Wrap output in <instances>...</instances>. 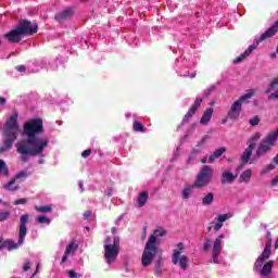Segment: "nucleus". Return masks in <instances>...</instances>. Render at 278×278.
<instances>
[{
    "label": "nucleus",
    "mask_w": 278,
    "mask_h": 278,
    "mask_svg": "<svg viewBox=\"0 0 278 278\" xmlns=\"http://www.w3.org/2000/svg\"><path fill=\"white\" fill-rule=\"evenodd\" d=\"M43 132L42 118L37 117L25 122L23 136L26 138L15 144L21 162L27 164L29 157H38L45 153V149L49 147V138L38 136Z\"/></svg>",
    "instance_id": "nucleus-1"
},
{
    "label": "nucleus",
    "mask_w": 278,
    "mask_h": 278,
    "mask_svg": "<svg viewBox=\"0 0 278 278\" xmlns=\"http://www.w3.org/2000/svg\"><path fill=\"white\" fill-rule=\"evenodd\" d=\"M20 131L21 125H18V113L15 112L3 125V140L0 153L12 151V147H14V142H16Z\"/></svg>",
    "instance_id": "nucleus-2"
},
{
    "label": "nucleus",
    "mask_w": 278,
    "mask_h": 278,
    "mask_svg": "<svg viewBox=\"0 0 278 278\" xmlns=\"http://www.w3.org/2000/svg\"><path fill=\"white\" fill-rule=\"evenodd\" d=\"M164 236H166V230L156 229L149 237L141 256V264L144 266V268L151 266V263L157 255V237L164 238Z\"/></svg>",
    "instance_id": "nucleus-3"
},
{
    "label": "nucleus",
    "mask_w": 278,
    "mask_h": 278,
    "mask_svg": "<svg viewBox=\"0 0 278 278\" xmlns=\"http://www.w3.org/2000/svg\"><path fill=\"white\" fill-rule=\"evenodd\" d=\"M118 253H121V238L114 237L112 244V238L106 237L104 239V258L106 264H112L118 257Z\"/></svg>",
    "instance_id": "nucleus-4"
},
{
    "label": "nucleus",
    "mask_w": 278,
    "mask_h": 278,
    "mask_svg": "<svg viewBox=\"0 0 278 278\" xmlns=\"http://www.w3.org/2000/svg\"><path fill=\"white\" fill-rule=\"evenodd\" d=\"M29 222V215L24 214L20 217V238L17 240V243L14 242V240L7 239L4 240V249H8V251H14L25 242V238L27 236V223Z\"/></svg>",
    "instance_id": "nucleus-5"
},
{
    "label": "nucleus",
    "mask_w": 278,
    "mask_h": 278,
    "mask_svg": "<svg viewBox=\"0 0 278 278\" xmlns=\"http://www.w3.org/2000/svg\"><path fill=\"white\" fill-rule=\"evenodd\" d=\"M212 179H214V168L210 165H203L195 176L193 187L199 190H201V188H207V186L212 184Z\"/></svg>",
    "instance_id": "nucleus-6"
},
{
    "label": "nucleus",
    "mask_w": 278,
    "mask_h": 278,
    "mask_svg": "<svg viewBox=\"0 0 278 278\" xmlns=\"http://www.w3.org/2000/svg\"><path fill=\"white\" fill-rule=\"evenodd\" d=\"M277 138H278V129L274 132H270L262 140V142L258 144V148L256 150V153L254 155L255 160H260V157L266 155L273 147L277 146Z\"/></svg>",
    "instance_id": "nucleus-7"
},
{
    "label": "nucleus",
    "mask_w": 278,
    "mask_h": 278,
    "mask_svg": "<svg viewBox=\"0 0 278 278\" xmlns=\"http://www.w3.org/2000/svg\"><path fill=\"white\" fill-rule=\"evenodd\" d=\"M253 94L254 92L253 90H251L250 92L241 96L237 101H235L227 113V117L230 121H238L240 118V112H242V103H247V101L251 99Z\"/></svg>",
    "instance_id": "nucleus-8"
},
{
    "label": "nucleus",
    "mask_w": 278,
    "mask_h": 278,
    "mask_svg": "<svg viewBox=\"0 0 278 278\" xmlns=\"http://www.w3.org/2000/svg\"><path fill=\"white\" fill-rule=\"evenodd\" d=\"M177 248L179 250H174V254L172 256V262L175 265L179 264L180 268H182V270H186V268H188V256L181 255V251H184L186 249V245H184L182 242H179L177 244Z\"/></svg>",
    "instance_id": "nucleus-9"
},
{
    "label": "nucleus",
    "mask_w": 278,
    "mask_h": 278,
    "mask_svg": "<svg viewBox=\"0 0 278 278\" xmlns=\"http://www.w3.org/2000/svg\"><path fill=\"white\" fill-rule=\"evenodd\" d=\"M17 28L22 33V36H34V34H38V24H33L29 20H20Z\"/></svg>",
    "instance_id": "nucleus-10"
},
{
    "label": "nucleus",
    "mask_w": 278,
    "mask_h": 278,
    "mask_svg": "<svg viewBox=\"0 0 278 278\" xmlns=\"http://www.w3.org/2000/svg\"><path fill=\"white\" fill-rule=\"evenodd\" d=\"M264 40L266 39H262V36L256 39L253 45L249 46V48L242 54L233 60V64H240L241 62H244V60H247L249 55H251V53H253V51H255L257 47H260V42H264Z\"/></svg>",
    "instance_id": "nucleus-11"
},
{
    "label": "nucleus",
    "mask_w": 278,
    "mask_h": 278,
    "mask_svg": "<svg viewBox=\"0 0 278 278\" xmlns=\"http://www.w3.org/2000/svg\"><path fill=\"white\" fill-rule=\"evenodd\" d=\"M27 177H29L27 172H18L7 185H4V190H18L21 187L18 185L14 186V184H16V181H21L22 179H27Z\"/></svg>",
    "instance_id": "nucleus-12"
},
{
    "label": "nucleus",
    "mask_w": 278,
    "mask_h": 278,
    "mask_svg": "<svg viewBox=\"0 0 278 278\" xmlns=\"http://www.w3.org/2000/svg\"><path fill=\"white\" fill-rule=\"evenodd\" d=\"M201 103H203V99L197 98L194 103L188 110L187 114L184 116L182 122H181L182 125L190 123V119L192 118V116H194V114H197V111L199 110V108H201Z\"/></svg>",
    "instance_id": "nucleus-13"
},
{
    "label": "nucleus",
    "mask_w": 278,
    "mask_h": 278,
    "mask_svg": "<svg viewBox=\"0 0 278 278\" xmlns=\"http://www.w3.org/2000/svg\"><path fill=\"white\" fill-rule=\"evenodd\" d=\"M73 14H75L73 7H68L65 10L56 13L54 16V21H56V23H64V21H68V18H71Z\"/></svg>",
    "instance_id": "nucleus-14"
},
{
    "label": "nucleus",
    "mask_w": 278,
    "mask_h": 278,
    "mask_svg": "<svg viewBox=\"0 0 278 278\" xmlns=\"http://www.w3.org/2000/svg\"><path fill=\"white\" fill-rule=\"evenodd\" d=\"M9 42L16 43L23 40V33L16 27L15 29L3 35Z\"/></svg>",
    "instance_id": "nucleus-15"
},
{
    "label": "nucleus",
    "mask_w": 278,
    "mask_h": 278,
    "mask_svg": "<svg viewBox=\"0 0 278 278\" xmlns=\"http://www.w3.org/2000/svg\"><path fill=\"white\" fill-rule=\"evenodd\" d=\"M238 179V174H233L229 170L223 172L220 176V184L225 186L227 184H233Z\"/></svg>",
    "instance_id": "nucleus-16"
},
{
    "label": "nucleus",
    "mask_w": 278,
    "mask_h": 278,
    "mask_svg": "<svg viewBox=\"0 0 278 278\" xmlns=\"http://www.w3.org/2000/svg\"><path fill=\"white\" fill-rule=\"evenodd\" d=\"M278 31V20L275 22V24L269 27L265 33L261 35V40H268V38H273L275 34Z\"/></svg>",
    "instance_id": "nucleus-17"
},
{
    "label": "nucleus",
    "mask_w": 278,
    "mask_h": 278,
    "mask_svg": "<svg viewBox=\"0 0 278 278\" xmlns=\"http://www.w3.org/2000/svg\"><path fill=\"white\" fill-rule=\"evenodd\" d=\"M229 218H231V214H229V213L218 215L215 218V220H217V223L214 226V231H220V229H223V223H225L226 220H229Z\"/></svg>",
    "instance_id": "nucleus-18"
},
{
    "label": "nucleus",
    "mask_w": 278,
    "mask_h": 278,
    "mask_svg": "<svg viewBox=\"0 0 278 278\" xmlns=\"http://www.w3.org/2000/svg\"><path fill=\"white\" fill-rule=\"evenodd\" d=\"M223 240H225V235H219L214 243H213V250H212V253H216V254H219L222 253L223 251Z\"/></svg>",
    "instance_id": "nucleus-19"
},
{
    "label": "nucleus",
    "mask_w": 278,
    "mask_h": 278,
    "mask_svg": "<svg viewBox=\"0 0 278 278\" xmlns=\"http://www.w3.org/2000/svg\"><path fill=\"white\" fill-rule=\"evenodd\" d=\"M223 153H227V148L220 147L217 150H215L210 156H208V164H213L214 160H218V157L223 156Z\"/></svg>",
    "instance_id": "nucleus-20"
},
{
    "label": "nucleus",
    "mask_w": 278,
    "mask_h": 278,
    "mask_svg": "<svg viewBox=\"0 0 278 278\" xmlns=\"http://www.w3.org/2000/svg\"><path fill=\"white\" fill-rule=\"evenodd\" d=\"M149 201V192L142 191L137 197V205L138 207H144L147 205V202Z\"/></svg>",
    "instance_id": "nucleus-21"
},
{
    "label": "nucleus",
    "mask_w": 278,
    "mask_h": 278,
    "mask_svg": "<svg viewBox=\"0 0 278 278\" xmlns=\"http://www.w3.org/2000/svg\"><path fill=\"white\" fill-rule=\"evenodd\" d=\"M213 114H214V109L212 108L206 109L200 119V125H207V122L212 121Z\"/></svg>",
    "instance_id": "nucleus-22"
},
{
    "label": "nucleus",
    "mask_w": 278,
    "mask_h": 278,
    "mask_svg": "<svg viewBox=\"0 0 278 278\" xmlns=\"http://www.w3.org/2000/svg\"><path fill=\"white\" fill-rule=\"evenodd\" d=\"M275 262L273 261H268L264 266L263 268L261 269V275L263 277H268V275L270 273H273V266H274Z\"/></svg>",
    "instance_id": "nucleus-23"
},
{
    "label": "nucleus",
    "mask_w": 278,
    "mask_h": 278,
    "mask_svg": "<svg viewBox=\"0 0 278 278\" xmlns=\"http://www.w3.org/2000/svg\"><path fill=\"white\" fill-rule=\"evenodd\" d=\"M194 188H197L194 185H187L181 192L182 199H190V194H192V190H194Z\"/></svg>",
    "instance_id": "nucleus-24"
},
{
    "label": "nucleus",
    "mask_w": 278,
    "mask_h": 278,
    "mask_svg": "<svg viewBox=\"0 0 278 278\" xmlns=\"http://www.w3.org/2000/svg\"><path fill=\"white\" fill-rule=\"evenodd\" d=\"M251 175H252V172H251V169H247V170H244L241 175H240V177H239V184H242V182H249V181H251Z\"/></svg>",
    "instance_id": "nucleus-25"
},
{
    "label": "nucleus",
    "mask_w": 278,
    "mask_h": 278,
    "mask_svg": "<svg viewBox=\"0 0 278 278\" xmlns=\"http://www.w3.org/2000/svg\"><path fill=\"white\" fill-rule=\"evenodd\" d=\"M199 153H201V151L197 149L191 151L189 157L187 159V164H194V162H197V157H199Z\"/></svg>",
    "instance_id": "nucleus-26"
},
{
    "label": "nucleus",
    "mask_w": 278,
    "mask_h": 278,
    "mask_svg": "<svg viewBox=\"0 0 278 278\" xmlns=\"http://www.w3.org/2000/svg\"><path fill=\"white\" fill-rule=\"evenodd\" d=\"M132 129L134 131H139L140 134H147V128H144V125L138 121L134 122Z\"/></svg>",
    "instance_id": "nucleus-27"
},
{
    "label": "nucleus",
    "mask_w": 278,
    "mask_h": 278,
    "mask_svg": "<svg viewBox=\"0 0 278 278\" xmlns=\"http://www.w3.org/2000/svg\"><path fill=\"white\" fill-rule=\"evenodd\" d=\"M214 203V193L208 192L202 198V205H212Z\"/></svg>",
    "instance_id": "nucleus-28"
},
{
    "label": "nucleus",
    "mask_w": 278,
    "mask_h": 278,
    "mask_svg": "<svg viewBox=\"0 0 278 278\" xmlns=\"http://www.w3.org/2000/svg\"><path fill=\"white\" fill-rule=\"evenodd\" d=\"M251 155H253V152L251 150L245 149L241 155L242 164H249V160H251Z\"/></svg>",
    "instance_id": "nucleus-29"
},
{
    "label": "nucleus",
    "mask_w": 278,
    "mask_h": 278,
    "mask_svg": "<svg viewBox=\"0 0 278 278\" xmlns=\"http://www.w3.org/2000/svg\"><path fill=\"white\" fill-rule=\"evenodd\" d=\"M36 212H39L40 214L53 212V206L51 205H46V206H35Z\"/></svg>",
    "instance_id": "nucleus-30"
},
{
    "label": "nucleus",
    "mask_w": 278,
    "mask_h": 278,
    "mask_svg": "<svg viewBox=\"0 0 278 278\" xmlns=\"http://www.w3.org/2000/svg\"><path fill=\"white\" fill-rule=\"evenodd\" d=\"M0 175H4V177H8L10 175V169L8 168V165H5V161L0 160Z\"/></svg>",
    "instance_id": "nucleus-31"
},
{
    "label": "nucleus",
    "mask_w": 278,
    "mask_h": 278,
    "mask_svg": "<svg viewBox=\"0 0 278 278\" xmlns=\"http://www.w3.org/2000/svg\"><path fill=\"white\" fill-rule=\"evenodd\" d=\"M37 223H39V225H51V219L45 215H39L37 217Z\"/></svg>",
    "instance_id": "nucleus-32"
},
{
    "label": "nucleus",
    "mask_w": 278,
    "mask_h": 278,
    "mask_svg": "<svg viewBox=\"0 0 278 278\" xmlns=\"http://www.w3.org/2000/svg\"><path fill=\"white\" fill-rule=\"evenodd\" d=\"M12 212L10 211H0V223L8 220V218H10Z\"/></svg>",
    "instance_id": "nucleus-33"
},
{
    "label": "nucleus",
    "mask_w": 278,
    "mask_h": 278,
    "mask_svg": "<svg viewBox=\"0 0 278 278\" xmlns=\"http://www.w3.org/2000/svg\"><path fill=\"white\" fill-rule=\"evenodd\" d=\"M270 255H273V250L264 249V251L262 252V254L258 257H261L264 262H266V260L270 258Z\"/></svg>",
    "instance_id": "nucleus-34"
},
{
    "label": "nucleus",
    "mask_w": 278,
    "mask_h": 278,
    "mask_svg": "<svg viewBox=\"0 0 278 278\" xmlns=\"http://www.w3.org/2000/svg\"><path fill=\"white\" fill-rule=\"evenodd\" d=\"M212 249V239L211 238H205V242L203 244V251L204 253H207Z\"/></svg>",
    "instance_id": "nucleus-35"
},
{
    "label": "nucleus",
    "mask_w": 278,
    "mask_h": 278,
    "mask_svg": "<svg viewBox=\"0 0 278 278\" xmlns=\"http://www.w3.org/2000/svg\"><path fill=\"white\" fill-rule=\"evenodd\" d=\"M72 251H77V245H75V242L73 241L66 247L65 253L71 255Z\"/></svg>",
    "instance_id": "nucleus-36"
},
{
    "label": "nucleus",
    "mask_w": 278,
    "mask_h": 278,
    "mask_svg": "<svg viewBox=\"0 0 278 278\" xmlns=\"http://www.w3.org/2000/svg\"><path fill=\"white\" fill-rule=\"evenodd\" d=\"M264 266V258L257 257L256 262L254 263V270H260Z\"/></svg>",
    "instance_id": "nucleus-37"
},
{
    "label": "nucleus",
    "mask_w": 278,
    "mask_h": 278,
    "mask_svg": "<svg viewBox=\"0 0 278 278\" xmlns=\"http://www.w3.org/2000/svg\"><path fill=\"white\" fill-rule=\"evenodd\" d=\"M261 121L262 119L260 118V116L255 115L253 118H251L249 121V123H250L251 127H257V125H260Z\"/></svg>",
    "instance_id": "nucleus-38"
},
{
    "label": "nucleus",
    "mask_w": 278,
    "mask_h": 278,
    "mask_svg": "<svg viewBox=\"0 0 278 278\" xmlns=\"http://www.w3.org/2000/svg\"><path fill=\"white\" fill-rule=\"evenodd\" d=\"M277 86H278V78L276 77L269 84L268 89H267L266 92H270V90H275V88H277Z\"/></svg>",
    "instance_id": "nucleus-39"
},
{
    "label": "nucleus",
    "mask_w": 278,
    "mask_h": 278,
    "mask_svg": "<svg viewBox=\"0 0 278 278\" xmlns=\"http://www.w3.org/2000/svg\"><path fill=\"white\" fill-rule=\"evenodd\" d=\"M216 90V86L212 85L210 88H207L206 90H204L203 96L205 98L210 97V94H212V92H214Z\"/></svg>",
    "instance_id": "nucleus-40"
},
{
    "label": "nucleus",
    "mask_w": 278,
    "mask_h": 278,
    "mask_svg": "<svg viewBox=\"0 0 278 278\" xmlns=\"http://www.w3.org/2000/svg\"><path fill=\"white\" fill-rule=\"evenodd\" d=\"M260 138H262V134L255 132V134L250 138V142H257V140H260Z\"/></svg>",
    "instance_id": "nucleus-41"
},
{
    "label": "nucleus",
    "mask_w": 278,
    "mask_h": 278,
    "mask_svg": "<svg viewBox=\"0 0 278 278\" xmlns=\"http://www.w3.org/2000/svg\"><path fill=\"white\" fill-rule=\"evenodd\" d=\"M27 203V198L17 199L14 201V205H25Z\"/></svg>",
    "instance_id": "nucleus-42"
},
{
    "label": "nucleus",
    "mask_w": 278,
    "mask_h": 278,
    "mask_svg": "<svg viewBox=\"0 0 278 278\" xmlns=\"http://www.w3.org/2000/svg\"><path fill=\"white\" fill-rule=\"evenodd\" d=\"M207 140H210L208 136H204L197 144V147H203V144H205V142H207Z\"/></svg>",
    "instance_id": "nucleus-43"
},
{
    "label": "nucleus",
    "mask_w": 278,
    "mask_h": 278,
    "mask_svg": "<svg viewBox=\"0 0 278 278\" xmlns=\"http://www.w3.org/2000/svg\"><path fill=\"white\" fill-rule=\"evenodd\" d=\"M89 155H92V150H90V149H87V150L83 151V153H81V157H84L85 160Z\"/></svg>",
    "instance_id": "nucleus-44"
},
{
    "label": "nucleus",
    "mask_w": 278,
    "mask_h": 278,
    "mask_svg": "<svg viewBox=\"0 0 278 278\" xmlns=\"http://www.w3.org/2000/svg\"><path fill=\"white\" fill-rule=\"evenodd\" d=\"M29 268H31V262L26 261L23 267L24 273H27V270H29Z\"/></svg>",
    "instance_id": "nucleus-45"
},
{
    "label": "nucleus",
    "mask_w": 278,
    "mask_h": 278,
    "mask_svg": "<svg viewBox=\"0 0 278 278\" xmlns=\"http://www.w3.org/2000/svg\"><path fill=\"white\" fill-rule=\"evenodd\" d=\"M273 249V240H268L266 243H265V250H269L271 251Z\"/></svg>",
    "instance_id": "nucleus-46"
},
{
    "label": "nucleus",
    "mask_w": 278,
    "mask_h": 278,
    "mask_svg": "<svg viewBox=\"0 0 278 278\" xmlns=\"http://www.w3.org/2000/svg\"><path fill=\"white\" fill-rule=\"evenodd\" d=\"M257 143H255V141H250V144L248 146V151H252L253 152V149H255Z\"/></svg>",
    "instance_id": "nucleus-47"
},
{
    "label": "nucleus",
    "mask_w": 278,
    "mask_h": 278,
    "mask_svg": "<svg viewBox=\"0 0 278 278\" xmlns=\"http://www.w3.org/2000/svg\"><path fill=\"white\" fill-rule=\"evenodd\" d=\"M15 68L18 71V73H25V71H27V67H25V65H17Z\"/></svg>",
    "instance_id": "nucleus-48"
},
{
    "label": "nucleus",
    "mask_w": 278,
    "mask_h": 278,
    "mask_svg": "<svg viewBox=\"0 0 278 278\" xmlns=\"http://www.w3.org/2000/svg\"><path fill=\"white\" fill-rule=\"evenodd\" d=\"M67 275L70 278H77V271H75V270H68Z\"/></svg>",
    "instance_id": "nucleus-49"
},
{
    "label": "nucleus",
    "mask_w": 278,
    "mask_h": 278,
    "mask_svg": "<svg viewBox=\"0 0 278 278\" xmlns=\"http://www.w3.org/2000/svg\"><path fill=\"white\" fill-rule=\"evenodd\" d=\"M91 216H92V212L91 211H85V213H84L85 220H88V218H90Z\"/></svg>",
    "instance_id": "nucleus-50"
},
{
    "label": "nucleus",
    "mask_w": 278,
    "mask_h": 278,
    "mask_svg": "<svg viewBox=\"0 0 278 278\" xmlns=\"http://www.w3.org/2000/svg\"><path fill=\"white\" fill-rule=\"evenodd\" d=\"M212 255H213L214 264H218V255H220V254L212 253Z\"/></svg>",
    "instance_id": "nucleus-51"
},
{
    "label": "nucleus",
    "mask_w": 278,
    "mask_h": 278,
    "mask_svg": "<svg viewBox=\"0 0 278 278\" xmlns=\"http://www.w3.org/2000/svg\"><path fill=\"white\" fill-rule=\"evenodd\" d=\"M2 249H5V240L0 238V251H2Z\"/></svg>",
    "instance_id": "nucleus-52"
},
{
    "label": "nucleus",
    "mask_w": 278,
    "mask_h": 278,
    "mask_svg": "<svg viewBox=\"0 0 278 278\" xmlns=\"http://www.w3.org/2000/svg\"><path fill=\"white\" fill-rule=\"evenodd\" d=\"M66 260H68V254L65 252L62 260H61V264L66 263Z\"/></svg>",
    "instance_id": "nucleus-53"
},
{
    "label": "nucleus",
    "mask_w": 278,
    "mask_h": 278,
    "mask_svg": "<svg viewBox=\"0 0 278 278\" xmlns=\"http://www.w3.org/2000/svg\"><path fill=\"white\" fill-rule=\"evenodd\" d=\"M162 262H163V260L160 258V260L157 261V263L155 264L156 270H160V268H161V266H162Z\"/></svg>",
    "instance_id": "nucleus-54"
},
{
    "label": "nucleus",
    "mask_w": 278,
    "mask_h": 278,
    "mask_svg": "<svg viewBox=\"0 0 278 278\" xmlns=\"http://www.w3.org/2000/svg\"><path fill=\"white\" fill-rule=\"evenodd\" d=\"M39 270H40V264H37L36 270H35V273L33 274V277H36V275H38Z\"/></svg>",
    "instance_id": "nucleus-55"
},
{
    "label": "nucleus",
    "mask_w": 278,
    "mask_h": 278,
    "mask_svg": "<svg viewBox=\"0 0 278 278\" xmlns=\"http://www.w3.org/2000/svg\"><path fill=\"white\" fill-rule=\"evenodd\" d=\"M277 184H278V177H276V178H274V179L271 180V186H273V187L277 186Z\"/></svg>",
    "instance_id": "nucleus-56"
},
{
    "label": "nucleus",
    "mask_w": 278,
    "mask_h": 278,
    "mask_svg": "<svg viewBox=\"0 0 278 278\" xmlns=\"http://www.w3.org/2000/svg\"><path fill=\"white\" fill-rule=\"evenodd\" d=\"M7 99L5 98H3V97H1L0 98V105H3L4 103H7Z\"/></svg>",
    "instance_id": "nucleus-57"
},
{
    "label": "nucleus",
    "mask_w": 278,
    "mask_h": 278,
    "mask_svg": "<svg viewBox=\"0 0 278 278\" xmlns=\"http://www.w3.org/2000/svg\"><path fill=\"white\" fill-rule=\"evenodd\" d=\"M201 164H207V156H204L203 159H201Z\"/></svg>",
    "instance_id": "nucleus-58"
},
{
    "label": "nucleus",
    "mask_w": 278,
    "mask_h": 278,
    "mask_svg": "<svg viewBox=\"0 0 278 278\" xmlns=\"http://www.w3.org/2000/svg\"><path fill=\"white\" fill-rule=\"evenodd\" d=\"M79 188H80L81 192H84V184L83 182H79Z\"/></svg>",
    "instance_id": "nucleus-59"
},
{
    "label": "nucleus",
    "mask_w": 278,
    "mask_h": 278,
    "mask_svg": "<svg viewBox=\"0 0 278 278\" xmlns=\"http://www.w3.org/2000/svg\"><path fill=\"white\" fill-rule=\"evenodd\" d=\"M274 249H278V240L275 242Z\"/></svg>",
    "instance_id": "nucleus-60"
},
{
    "label": "nucleus",
    "mask_w": 278,
    "mask_h": 278,
    "mask_svg": "<svg viewBox=\"0 0 278 278\" xmlns=\"http://www.w3.org/2000/svg\"><path fill=\"white\" fill-rule=\"evenodd\" d=\"M275 58H277V54H276V53H273V54H271V59L275 60Z\"/></svg>",
    "instance_id": "nucleus-61"
},
{
    "label": "nucleus",
    "mask_w": 278,
    "mask_h": 278,
    "mask_svg": "<svg viewBox=\"0 0 278 278\" xmlns=\"http://www.w3.org/2000/svg\"><path fill=\"white\" fill-rule=\"evenodd\" d=\"M38 164H45V160H39Z\"/></svg>",
    "instance_id": "nucleus-62"
},
{
    "label": "nucleus",
    "mask_w": 278,
    "mask_h": 278,
    "mask_svg": "<svg viewBox=\"0 0 278 278\" xmlns=\"http://www.w3.org/2000/svg\"><path fill=\"white\" fill-rule=\"evenodd\" d=\"M112 233H116V228L115 227L112 228Z\"/></svg>",
    "instance_id": "nucleus-63"
},
{
    "label": "nucleus",
    "mask_w": 278,
    "mask_h": 278,
    "mask_svg": "<svg viewBox=\"0 0 278 278\" xmlns=\"http://www.w3.org/2000/svg\"><path fill=\"white\" fill-rule=\"evenodd\" d=\"M242 168H243V166L240 165V166L237 168V170H242Z\"/></svg>",
    "instance_id": "nucleus-64"
}]
</instances>
